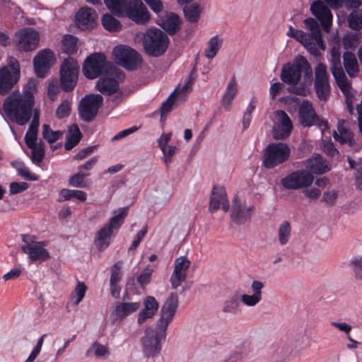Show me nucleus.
Returning a JSON list of instances; mask_svg holds the SVG:
<instances>
[{"instance_id": "f257e3e1", "label": "nucleus", "mask_w": 362, "mask_h": 362, "mask_svg": "<svg viewBox=\"0 0 362 362\" xmlns=\"http://www.w3.org/2000/svg\"><path fill=\"white\" fill-rule=\"evenodd\" d=\"M177 307L178 295L171 293L161 306L156 327L146 329L145 335L141 339L142 350L146 357H155L160 354V341L166 337L167 328L173 320Z\"/></svg>"}, {"instance_id": "f03ea898", "label": "nucleus", "mask_w": 362, "mask_h": 362, "mask_svg": "<svg viewBox=\"0 0 362 362\" xmlns=\"http://www.w3.org/2000/svg\"><path fill=\"white\" fill-rule=\"evenodd\" d=\"M35 104L21 96L19 92H13L4 103V110L7 117L18 124L25 125L30 119Z\"/></svg>"}, {"instance_id": "7ed1b4c3", "label": "nucleus", "mask_w": 362, "mask_h": 362, "mask_svg": "<svg viewBox=\"0 0 362 362\" xmlns=\"http://www.w3.org/2000/svg\"><path fill=\"white\" fill-rule=\"evenodd\" d=\"M142 40L145 52L148 56L153 57L163 55L169 44L168 35L156 28H150L145 33H136L135 40Z\"/></svg>"}, {"instance_id": "20e7f679", "label": "nucleus", "mask_w": 362, "mask_h": 362, "mask_svg": "<svg viewBox=\"0 0 362 362\" xmlns=\"http://www.w3.org/2000/svg\"><path fill=\"white\" fill-rule=\"evenodd\" d=\"M21 75L20 64L13 57H8L7 65L0 69V94L5 95L18 81Z\"/></svg>"}, {"instance_id": "39448f33", "label": "nucleus", "mask_w": 362, "mask_h": 362, "mask_svg": "<svg viewBox=\"0 0 362 362\" xmlns=\"http://www.w3.org/2000/svg\"><path fill=\"white\" fill-rule=\"evenodd\" d=\"M290 153V148L286 144L271 143L264 150L263 165L266 168H274L286 161Z\"/></svg>"}, {"instance_id": "423d86ee", "label": "nucleus", "mask_w": 362, "mask_h": 362, "mask_svg": "<svg viewBox=\"0 0 362 362\" xmlns=\"http://www.w3.org/2000/svg\"><path fill=\"white\" fill-rule=\"evenodd\" d=\"M112 54L115 62L129 70L137 69L142 63L141 55L128 46L119 45L113 49Z\"/></svg>"}, {"instance_id": "0eeeda50", "label": "nucleus", "mask_w": 362, "mask_h": 362, "mask_svg": "<svg viewBox=\"0 0 362 362\" xmlns=\"http://www.w3.org/2000/svg\"><path fill=\"white\" fill-rule=\"evenodd\" d=\"M298 119L304 127L317 126L323 133L327 128V122L317 115L312 103L304 100L298 107Z\"/></svg>"}, {"instance_id": "6e6552de", "label": "nucleus", "mask_w": 362, "mask_h": 362, "mask_svg": "<svg viewBox=\"0 0 362 362\" xmlns=\"http://www.w3.org/2000/svg\"><path fill=\"white\" fill-rule=\"evenodd\" d=\"M79 72V65L76 59L68 57L64 60L60 69V85L68 92L75 87Z\"/></svg>"}, {"instance_id": "1a4fd4ad", "label": "nucleus", "mask_w": 362, "mask_h": 362, "mask_svg": "<svg viewBox=\"0 0 362 362\" xmlns=\"http://www.w3.org/2000/svg\"><path fill=\"white\" fill-rule=\"evenodd\" d=\"M110 66L115 65L107 63L106 57L100 53H95L89 56L84 62L83 72L90 79L97 78L100 74L110 71Z\"/></svg>"}, {"instance_id": "9d476101", "label": "nucleus", "mask_w": 362, "mask_h": 362, "mask_svg": "<svg viewBox=\"0 0 362 362\" xmlns=\"http://www.w3.org/2000/svg\"><path fill=\"white\" fill-rule=\"evenodd\" d=\"M22 240L24 245L21 247L22 251L28 255L30 262H42L49 257L48 250L45 248V242H37L32 240L28 235H23Z\"/></svg>"}, {"instance_id": "9b49d317", "label": "nucleus", "mask_w": 362, "mask_h": 362, "mask_svg": "<svg viewBox=\"0 0 362 362\" xmlns=\"http://www.w3.org/2000/svg\"><path fill=\"white\" fill-rule=\"evenodd\" d=\"M314 181L313 174L306 170H298L288 175L281 180L282 186L287 189L307 188Z\"/></svg>"}, {"instance_id": "f8f14e48", "label": "nucleus", "mask_w": 362, "mask_h": 362, "mask_svg": "<svg viewBox=\"0 0 362 362\" xmlns=\"http://www.w3.org/2000/svg\"><path fill=\"white\" fill-rule=\"evenodd\" d=\"M105 74L106 77L97 82L96 88L103 94L111 95L117 91L119 83L124 79V74L117 66H110V71Z\"/></svg>"}, {"instance_id": "ddd939ff", "label": "nucleus", "mask_w": 362, "mask_h": 362, "mask_svg": "<svg viewBox=\"0 0 362 362\" xmlns=\"http://www.w3.org/2000/svg\"><path fill=\"white\" fill-rule=\"evenodd\" d=\"M103 101V98L99 94H90L83 98L78 107L81 119L86 122L92 121L97 115Z\"/></svg>"}, {"instance_id": "4468645a", "label": "nucleus", "mask_w": 362, "mask_h": 362, "mask_svg": "<svg viewBox=\"0 0 362 362\" xmlns=\"http://www.w3.org/2000/svg\"><path fill=\"white\" fill-rule=\"evenodd\" d=\"M16 46L20 51L29 52L38 47L40 36L37 31L32 28H25L15 34Z\"/></svg>"}, {"instance_id": "2eb2a0df", "label": "nucleus", "mask_w": 362, "mask_h": 362, "mask_svg": "<svg viewBox=\"0 0 362 362\" xmlns=\"http://www.w3.org/2000/svg\"><path fill=\"white\" fill-rule=\"evenodd\" d=\"M120 17H128L136 24L145 25L149 21V12L141 0H130Z\"/></svg>"}, {"instance_id": "dca6fc26", "label": "nucleus", "mask_w": 362, "mask_h": 362, "mask_svg": "<svg viewBox=\"0 0 362 362\" xmlns=\"http://www.w3.org/2000/svg\"><path fill=\"white\" fill-rule=\"evenodd\" d=\"M314 86L317 98L320 100H327L331 88L327 66L322 63H319L315 69Z\"/></svg>"}, {"instance_id": "f3484780", "label": "nucleus", "mask_w": 362, "mask_h": 362, "mask_svg": "<svg viewBox=\"0 0 362 362\" xmlns=\"http://www.w3.org/2000/svg\"><path fill=\"white\" fill-rule=\"evenodd\" d=\"M191 262L186 256H180L175 259L173 272L170 282L173 289L178 288L185 281Z\"/></svg>"}, {"instance_id": "a211bd4d", "label": "nucleus", "mask_w": 362, "mask_h": 362, "mask_svg": "<svg viewBox=\"0 0 362 362\" xmlns=\"http://www.w3.org/2000/svg\"><path fill=\"white\" fill-rule=\"evenodd\" d=\"M54 62L55 57L52 50L45 49L39 52L33 59L36 75L40 78L45 77Z\"/></svg>"}, {"instance_id": "6ab92c4d", "label": "nucleus", "mask_w": 362, "mask_h": 362, "mask_svg": "<svg viewBox=\"0 0 362 362\" xmlns=\"http://www.w3.org/2000/svg\"><path fill=\"white\" fill-rule=\"evenodd\" d=\"M330 70L339 89H344L345 83H349L341 66V53L336 47L331 51Z\"/></svg>"}, {"instance_id": "aec40b11", "label": "nucleus", "mask_w": 362, "mask_h": 362, "mask_svg": "<svg viewBox=\"0 0 362 362\" xmlns=\"http://www.w3.org/2000/svg\"><path fill=\"white\" fill-rule=\"evenodd\" d=\"M278 123L273 128V136L276 140H283L288 138L292 131L293 124L288 115L284 110L275 112Z\"/></svg>"}, {"instance_id": "412c9836", "label": "nucleus", "mask_w": 362, "mask_h": 362, "mask_svg": "<svg viewBox=\"0 0 362 362\" xmlns=\"http://www.w3.org/2000/svg\"><path fill=\"white\" fill-rule=\"evenodd\" d=\"M310 11L320 21L324 30L329 32L332 22V14L329 7L323 1L317 0L312 3Z\"/></svg>"}, {"instance_id": "4be33fe9", "label": "nucleus", "mask_w": 362, "mask_h": 362, "mask_svg": "<svg viewBox=\"0 0 362 362\" xmlns=\"http://www.w3.org/2000/svg\"><path fill=\"white\" fill-rule=\"evenodd\" d=\"M220 208L225 212L228 211L229 202L227 199L226 189L222 186H215L211 194L209 210L211 212H214Z\"/></svg>"}, {"instance_id": "5701e85b", "label": "nucleus", "mask_w": 362, "mask_h": 362, "mask_svg": "<svg viewBox=\"0 0 362 362\" xmlns=\"http://www.w3.org/2000/svg\"><path fill=\"white\" fill-rule=\"evenodd\" d=\"M255 206L241 203L237 199L233 200V206L231 211V219L237 224H243L247 221L252 216Z\"/></svg>"}, {"instance_id": "b1692460", "label": "nucleus", "mask_w": 362, "mask_h": 362, "mask_svg": "<svg viewBox=\"0 0 362 362\" xmlns=\"http://www.w3.org/2000/svg\"><path fill=\"white\" fill-rule=\"evenodd\" d=\"M286 35L300 42L311 54L314 56L320 55V49L311 40V35H309L308 33L289 26Z\"/></svg>"}, {"instance_id": "393cba45", "label": "nucleus", "mask_w": 362, "mask_h": 362, "mask_svg": "<svg viewBox=\"0 0 362 362\" xmlns=\"http://www.w3.org/2000/svg\"><path fill=\"white\" fill-rule=\"evenodd\" d=\"M158 308L159 303L154 297L151 296L145 297L143 300V308L137 316V323L141 325L147 320L153 318L158 312Z\"/></svg>"}, {"instance_id": "a878e982", "label": "nucleus", "mask_w": 362, "mask_h": 362, "mask_svg": "<svg viewBox=\"0 0 362 362\" xmlns=\"http://www.w3.org/2000/svg\"><path fill=\"white\" fill-rule=\"evenodd\" d=\"M97 14L94 10L88 7H83L76 15L77 26L81 30H89L96 25Z\"/></svg>"}, {"instance_id": "bb28decb", "label": "nucleus", "mask_w": 362, "mask_h": 362, "mask_svg": "<svg viewBox=\"0 0 362 362\" xmlns=\"http://www.w3.org/2000/svg\"><path fill=\"white\" fill-rule=\"evenodd\" d=\"M362 2L361 0H347L344 2L345 7L353 11L348 16V23L350 28L359 30L362 28V11L356 10Z\"/></svg>"}, {"instance_id": "cd10ccee", "label": "nucleus", "mask_w": 362, "mask_h": 362, "mask_svg": "<svg viewBox=\"0 0 362 362\" xmlns=\"http://www.w3.org/2000/svg\"><path fill=\"white\" fill-rule=\"evenodd\" d=\"M157 23L169 35L175 34L181 28V20L180 17L172 12L166 13L164 16H160Z\"/></svg>"}, {"instance_id": "c85d7f7f", "label": "nucleus", "mask_w": 362, "mask_h": 362, "mask_svg": "<svg viewBox=\"0 0 362 362\" xmlns=\"http://www.w3.org/2000/svg\"><path fill=\"white\" fill-rule=\"evenodd\" d=\"M139 302L132 303H118L112 313V322L122 320L127 316L136 312L140 308Z\"/></svg>"}, {"instance_id": "c756f323", "label": "nucleus", "mask_w": 362, "mask_h": 362, "mask_svg": "<svg viewBox=\"0 0 362 362\" xmlns=\"http://www.w3.org/2000/svg\"><path fill=\"white\" fill-rule=\"evenodd\" d=\"M304 23L306 28L310 32V33L308 34L311 35V40L319 49H321L324 50L325 49V44L322 40L321 30L317 21L313 18H308L304 20Z\"/></svg>"}, {"instance_id": "7c9ffc66", "label": "nucleus", "mask_w": 362, "mask_h": 362, "mask_svg": "<svg viewBox=\"0 0 362 362\" xmlns=\"http://www.w3.org/2000/svg\"><path fill=\"white\" fill-rule=\"evenodd\" d=\"M305 167L314 174H324L331 170L326 160L320 155H315L305 161Z\"/></svg>"}, {"instance_id": "2f4dec72", "label": "nucleus", "mask_w": 362, "mask_h": 362, "mask_svg": "<svg viewBox=\"0 0 362 362\" xmlns=\"http://www.w3.org/2000/svg\"><path fill=\"white\" fill-rule=\"evenodd\" d=\"M281 79L288 84H297L300 78V69L298 64L285 65L281 73Z\"/></svg>"}, {"instance_id": "473e14b6", "label": "nucleus", "mask_w": 362, "mask_h": 362, "mask_svg": "<svg viewBox=\"0 0 362 362\" xmlns=\"http://www.w3.org/2000/svg\"><path fill=\"white\" fill-rule=\"evenodd\" d=\"M40 124V112L37 109L34 110L33 120L29 125L28 129L25 136V142L28 147L37 142L38 127Z\"/></svg>"}, {"instance_id": "72a5a7b5", "label": "nucleus", "mask_w": 362, "mask_h": 362, "mask_svg": "<svg viewBox=\"0 0 362 362\" xmlns=\"http://www.w3.org/2000/svg\"><path fill=\"white\" fill-rule=\"evenodd\" d=\"M112 233L105 226L96 233L94 243L99 250H103L109 246Z\"/></svg>"}, {"instance_id": "f704fd0d", "label": "nucleus", "mask_w": 362, "mask_h": 362, "mask_svg": "<svg viewBox=\"0 0 362 362\" xmlns=\"http://www.w3.org/2000/svg\"><path fill=\"white\" fill-rule=\"evenodd\" d=\"M343 64L347 74L350 77H354L359 72V66L355 55L349 52H344L343 55Z\"/></svg>"}, {"instance_id": "c9c22d12", "label": "nucleus", "mask_w": 362, "mask_h": 362, "mask_svg": "<svg viewBox=\"0 0 362 362\" xmlns=\"http://www.w3.org/2000/svg\"><path fill=\"white\" fill-rule=\"evenodd\" d=\"M238 92L235 77L233 76L227 85L225 93L223 95L221 103L226 110L230 109V105Z\"/></svg>"}, {"instance_id": "e433bc0d", "label": "nucleus", "mask_w": 362, "mask_h": 362, "mask_svg": "<svg viewBox=\"0 0 362 362\" xmlns=\"http://www.w3.org/2000/svg\"><path fill=\"white\" fill-rule=\"evenodd\" d=\"M82 138V134L78 125L74 124L69 128L66 134V141L65 143V149L69 151L76 146Z\"/></svg>"}, {"instance_id": "4c0bfd02", "label": "nucleus", "mask_w": 362, "mask_h": 362, "mask_svg": "<svg viewBox=\"0 0 362 362\" xmlns=\"http://www.w3.org/2000/svg\"><path fill=\"white\" fill-rule=\"evenodd\" d=\"M72 198L85 202L87 199V194L85 192L78 189H62L59 191V202H64Z\"/></svg>"}, {"instance_id": "58836bf2", "label": "nucleus", "mask_w": 362, "mask_h": 362, "mask_svg": "<svg viewBox=\"0 0 362 362\" xmlns=\"http://www.w3.org/2000/svg\"><path fill=\"white\" fill-rule=\"evenodd\" d=\"M291 235V226L288 221H284L277 230V240L280 245L288 243Z\"/></svg>"}, {"instance_id": "ea45409f", "label": "nucleus", "mask_w": 362, "mask_h": 362, "mask_svg": "<svg viewBox=\"0 0 362 362\" xmlns=\"http://www.w3.org/2000/svg\"><path fill=\"white\" fill-rule=\"evenodd\" d=\"M346 123L344 120L339 122L337 125V132L334 131L333 133L334 139L341 144L350 142L351 139V133L346 127Z\"/></svg>"}, {"instance_id": "a19ab883", "label": "nucleus", "mask_w": 362, "mask_h": 362, "mask_svg": "<svg viewBox=\"0 0 362 362\" xmlns=\"http://www.w3.org/2000/svg\"><path fill=\"white\" fill-rule=\"evenodd\" d=\"M185 17L189 22L196 23L199 21L202 13V8L197 4L185 5L183 8Z\"/></svg>"}, {"instance_id": "79ce46f5", "label": "nucleus", "mask_w": 362, "mask_h": 362, "mask_svg": "<svg viewBox=\"0 0 362 362\" xmlns=\"http://www.w3.org/2000/svg\"><path fill=\"white\" fill-rule=\"evenodd\" d=\"M89 175V173L78 170L77 173L69 177V185L74 187L86 188L89 186V182L85 178Z\"/></svg>"}, {"instance_id": "37998d69", "label": "nucleus", "mask_w": 362, "mask_h": 362, "mask_svg": "<svg viewBox=\"0 0 362 362\" xmlns=\"http://www.w3.org/2000/svg\"><path fill=\"white\" fill-rule=\"evenodd\" d=\"M221 43L222 40L217 35L212 37L208 42L207 47L204 50V56L209 59L214 58L221 47Z\"/></svg>"}, {"instance_id": "c03bdc74", "label": "nucleus", "mask_w": 362, "mask_h": 362, "mask_svg": "<svg viewBox=\"0 0 362 362\" xmlns=\"http://www.w3.org/2000/svg\"><path fill=\"white\" fill-rule=\"evenodd\" d=\"M107 8L115 15L121 16L128 2L127 0H103Z\"/></svg>"}, {"instance_id": "a18cd8bd", "label": "nucleus", "mask_w": 362, "mask_h": 362, "mask_svg": "<svg viewBox=\"0 0 362 362\" xmlns=\"http://www.w3.org/2000/svg\"><path fill=\"white\" fill-rule=\"evenodd\" d=\"M240 310V298L238 295H233L225 300L222 311L227 314H236Z\"/></svg>"}, {"instance_id": "49530a36", "label": "nucleus", "mask_w": 362, "mask_h": 362, "mask_svg": "<svg viewBox=\"0 0 362 362\" xmlns=\"http://www.w3.org/2000/svg\"><path fill=\"white\" fill-rule=\"evenodd\" d=\"M348 267L351 271L354 278L358 281L362 280V257H353L349 262Z\"/></svg>"}, {"instance_id": "de8ad7c7", "label": "nucleus", "mask_w": 362, "mask_h": 362, "mask_svg": "<svg viewBox=\"0 0 362 362\" xmlns=\"http://www.w3.org/2000/svg\"><path fill=\"white\" fill-rule=\"evenodd\" d=\"M101 21L103 26L108 31L116 32L122 28L120 22L110 14L103 15Z\"/></svg>"}, {"instance_id": "09e8293b", "label": "nucleus", "mask_w": 362, "mask_h": 362, "mask_svg": "<svg viewBox=\"0 0 362 362\" xmlns=\"http://www.w3.org/2000/svg\"><path fill=\"white\" fill-rule=\"evenodd\" d=\"M32 150L31 160L35 164L40 163L45 156V146L43 142L40 141L34 144L31 147H28Z\"/></svg>"}, {"instance_id": "8fccbe9b", "label": "nucleus", "mask_w": 362, "mask_h": 362, "mask_svg": "<svg viewBox=\"0 0 362 362\" xmlns=\"http://www.w3.org/2000/svg\"><path fill=\"white\" fill-rule=\"evenodd\" d=\"M77 38L71 35H66L62 40V49L68 54H74L76 52Z\"/></svg>"}, {"instance_id": "3c124183", "label": "nucleus", "mask_w": 362, "mask_h": 362, "mask_svg": "<svg viewBox=\"0 0 362 362\" xmlns=\"http://www.w3.org/2000/svg\"><path fill=\"white\" fill-rule=\"evenodd\" d=\"M42 137L52 144L59 140L63 135V132L57 130L53 131L48 124H44L42 130Z\"/></svg>"}, {"instance_id": "603ef678", "label": "nucleus", "mask_w": 362, "mask_h": 362, "mask_svg": "<svg viewBox=\"0 0 362 362\" xmlns=\"http://www.w3.org/2000/svg\"><path fill=\"white\" fill-rule=\"evenodd\" d=\"M296 60L298 66L300 69V74L303 72L305 81L311 82L313 80V69L308 60L302 56H298Z\"/></svg>"}, {"instance_id": "864d4df0", "label": "nucleus", "mask_w": 362, "mask_h": 362, "mask_svg": "<svg viewBox=\"0 0 362 362\" xmlns=\"http://www.w3.org/2000/svg\"><path fill=\"white\" fill-rule=\"evenodd\" d=\"M86 290L87 287L83 282H78L71 295L74 305H78L82 301Z\"/></svg>"}, {"instance_id": "5fc2aeb1", "label": "nucleus", "mask_w": 362, "mask_h": 362, "mask_svg": "<svg viewBox=\"0 0 362 362\" xmlns=\"http://www.w3.org/2000/svg\"><path fill=\"white\" fill-rule=\"evenodd\" d=\"M108 354V350L103 344H100V343L95 341L91 344V346L88 348V349L86 352V356H90L92 355L100 358L103 357L105 355Z\"/></svg>"}, {"instance_id": "6e6d98bb", "label": "nucleus", "mask_w": 362, "mask_h": 362, "mask_svg": "<svg viewBox=\"0 0 362 362\" xmlns=\"http://www.w3.org/2000/svg\"><path fill=\"white\" fill-rule=\"evenodd\" d=\"M37 92V83L34 79H30L25 83L23 88V93L21 96L26 100H31L32 103H35L34 95Z\"/></svg>"}, {"instance_id": "4d7b16f0", "label": "nucleus", "mask_w": 362, "mask_h": 362, "mask_svg": "<svg viewBox=\"0 0 362 362\" xmlns=\"http://www.w3.org/2000/svg\"><path fill=\"white\" fill-rule=\"evenodd\" d=\"M341 91L343 93V94L345 96V102L346 104V109L349 114L354 115V102L355 100V97L351 92V86L349 83H345V88L344 89H340Z\"/></svg>"}, {"instance_id": "13d9d810", "label": "nucleus", "mask_w": 362, "mask_h": 362, "mask_svg": "<svg viewBox=\"0 0 362 362\" xmlns=\"http://www.w3.org/2000/svg\"><path fill=\"white\" fill-rule=\"evenodd\" d=\"M126 215V211L122 210L117 215L112 217L105 226L113 232L114 230L118 229L121 226Z\"/></svg>"}, {"instance_id": "bf43d9fd", "label": "nucleus", "mask_w": 362, "mask_h": 362, "mask_svg": "<svg viewBox=\"0 0 362 362\" xmlns=\"http://www.w3.org/2000/svg\"><path fill=\"white\" fill-rule=\"evenodd\" d=\"M194 80V78L193 77L192 74H189L186 78L185 83L182 86H177L173 93L178 98L186 93H188L192 88Z\"/></svg>"}, {"instance_id": "052dcab7", "label": "nucleus", "mask_w": 362, "mask_h": 362, "mask_svg": "<svg viewBox=\"0 0 362 362\" xmlns=\"http://www.w3.org/2000/svg\"><path fill=\"white\" fill-rule=\"evenodd\" d=\"M71 102L63 100L56 110V116L58 119H63L69 116L71 113Z\"/></svg>"}, {"instance_id": "680f3d73", "label": "nucleus", "mask_w": 362, "mask_h": 362, "mask_svg": "<svg viewBox=\"0 0 362 362\" xmlns=\"http://www.w3.org/2000/svg\"><path fill=\"white\" fill-rule=\"evenodd\" d=\"M153 270L149 267L144 268L137 276L136 281L142 288L149 284Z\"/></svg>"}, {"instance_id": "e2e57ef3", "label": "nucleus", "mask_w": 362, "mask_h": 362, "mask_svg": "<svg viewBox=\"0 0 362 362\" xmlns=\"http://www.w3.org/2000/svg\"><path fill=\"white\" fill-rule=\"evenodd\" d=\"M262 298L252 294L244 293L241 295V302L247 307H255L260 303Z\"/></svg>"}, {"instance_id": "0e129e2a", "label": "nucleus", "mask_w": 362, "mask_h": 362, "mask_svg": "<svg viewBox=\"0 0 362 362\" xmlns=\"http://www.w3.org/2000/svg\"><path fill=\"white\" fill-rule=\"evenodd\" d=\"M160 149L163 154V160L168 165L171 162L173 157L175 154L177 148L175 146L168 145L160 148Z\"/></svg>"}, {"instance_id": "69168bd1", "label": "nucleus", "mask_w": 362, "mask_h": 362, "mask_svg": "<svg viewBox=\"0 0 362 362\" xmlns=\"http://www.w3.org/2000/svg\"><path fill=\"white\" fill-rule=\"evenodd\" d=\"M337 197L338 192L337 191H326L323 193L322 201L328 206H332L335 204Z\"/></svg>"}, {"instance_id": "338daca9", "label": "nucleus", "mask_w": 362, "mask_h": 362, "mask_svg": "<svg viewBox=\"0 0 362 362\" xmlns=\"http://www.w3.org/2000/svg\"><path fill=\"white\" fill-rule=\"evenodd\" d=\"M28 188V184L25 182H13L9 186L10 194H16L21 193Z\"/></svg>"}, {"instance_id": "774afa93", "label": "nucleus", "mask_w": 362, "mask_h": 362, "mask_svg": "<svg viewBox=\"0 0 362 362\" xmlns=\"http://www.w3.org/2000/svg\"><path fill=\"white\" fill-rule=\"evenodd\" d=\"M173 93L170 94V95L168 97V98L163 103L161 108H160V112L161 116L163 117L164 115L168 114L169 112H170L173 109V106L174 104V101L175 98H177Z\"/></svg>"}]
</instances>
